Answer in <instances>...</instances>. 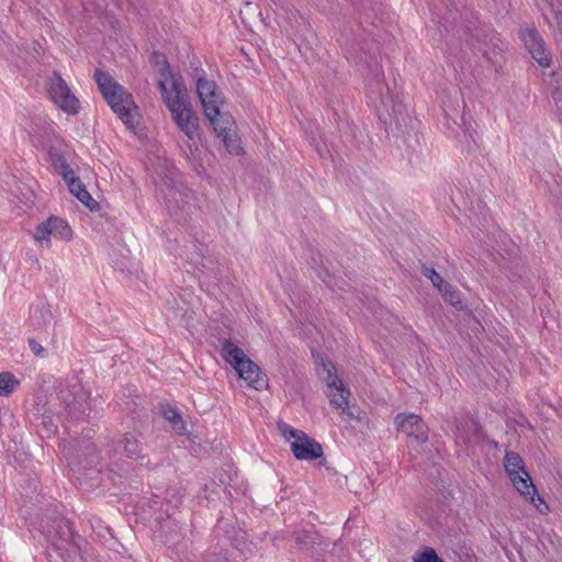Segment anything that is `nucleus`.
Returning <instances> with one entry per match:
<instances>
[{"label":"nucleus","mask_w":562,"mask_h":562,"mask_svg":"<svg viewBox=\"0 0 562 562\" xmlns=\"http://www.w3.org/2000/svg\"><path fill=\"white\" fill-rule=\"evenodd\" d=\"M29 342H30L31 347L33 346V344H35V341L33 339H30Z\"/></svg>","instance_id":"obj_28"},{"label":"nucleus","mask_w":562,"mask_h":562,"mask_svg":"<svg viewBox=\"0 0 562 562\" xmlns=\"http://www.w3.org/2000/svg\"><path fill=\"white\" fill-rule=\"evenodd\" d=\"M317 374L326 383V394L331 405L347 412L349 409V390L338 378L337 370L331 361L321 358L317 361Z\"/></svg>","instance_id":"obj_7"},{"label":"nucleus","mask_w":562,"mask_h":562,"mask_svg":"<svg viewBox=\"0 0 562 562\" xmlns=\"http://www.w3.org/2000/svg\"><path fill=\"white\" fill-rule=\"evenodd\" d=\"M49 156L53 168L58 175L61 176L69 192L89 210H97L99 207V203L87 191L86 187L76 176L75 171L66 162L65 158H63L57 151H55L54 146H52L49 150Z\"/></svg>","instance_id":"obj_8"},{"label":"nucleus","mask_w":562,"mask_h":562,"mask_svg":"<svg viewBox=\"0 0 562 562\" xmlns=\"http://www.w3.org/2000/svg\"><path fill=\"white\" fill-rule=\"evenodd\" d=\"M94 78L99 90L112 111L127 127H134L138 111L132 94L108 72L97 70Z\"/></svg>","instance_id":"obj_3"},{"label":"nucleus","mask_w":562,"mask_h":562,"mask_svg":"<svg viewBox=\"0 0 562 562\" xmlns=\"http://www.w3.org/2000/svg\"><path fill=\"white\" fill-rule=\"evenodd\" d=\"M279 429L285 439H293L290 446L297 460L312 461L323 456L322 446L305 432L286 424H280Z\"/></svg>","instance_id":"obj_10"},{"label":"nucleus","mask_w":562,"mask_h":562,"mask_svg":"<svg viewBox=\"0 0 562 562\" xmlns=\"http://www.w3.org/2000/svg\"><path fill=\"white\" fill-rule=\"evenodd\" d=\"M43 323L49 324L54 316L53 306L47 305L46 307H43L41 311Z\"/></svg>","instance_id":"obj_23"},{"label":"nucleus","mask_w":562,"mask_h":562,"mask_svg":"<svg viewBox=\"0 0 562 562\" xmlns=\"http://www.w3.org/2000/svg\"><path fill=\"white\" fill-rule=\"evenodd\" d=\"M443 288V291H440L443 296L452 304V305H458V304H461V301L459 299V294L453 291L451 289L450 285H448L447 283L442 286Z\"/></svg>","instance_id":"obj_22"},{"label":"nucleus","mask_w":562,"mask_h":562,"mask_svg":"<svg viewBox=\"0 0 562 562\" xmlns=\"http://www.w3.org/2000/svg\"><path fill=\"white\" fill-rule=\"evenodd\" d=\"M205 117L210 121L227 151L232 155L243 153L241 142L236 133V124L228 112L222 111L225 100L222 90L210 79L199 77L195 83Z\"/></svg>","instance_id":"obj_1"},{"label":"nucleus","mask_w":562,"mask_h":562,"mask_svg":"<svg viewBox=\"0 0 562 562\" xmlns=\"http://www.w3.org/2000/svg\"><path fill=\"white\" fill-rule=\"evenodd\" d=\"M504 467L516 491L533 504L541 514L546 513L548 506L538 494L520 456L515 452H506Z\"/></svg>","instance_id":"obj_6"},{"label":"nucleus","mask_w":562,"mask_h":562,"mask_svg":"<svg viewBox=\"0 0 562 562\" xmlns=\"http://www.w3.org/2000/svg\"><path fill=\"white\" fill-rule=\"evenodd\" d=\"M19 385V381L10 372H0V396H9Z\"/></svg>","instance_id":"obj_18"},{"label":"nucleus","mask_w":562,"mask_h":562,"mask_svg":"<svg viewBox=\"0 0 562 562\" xmlns=\"http://www.w3.org/2000/svg\"><path fill=\"white\" fill-rule=\"evenodd\" d=\"M221 355L249 387L261 391L268 386L261 369L236 344L225 340L222 344Z\"/></svg>","instance_id":"obj_5"},{"label":"nucleus","mask_w":562,"mask_h":562,"mask_svg":"<svg viewBox=\"0 0 562 562\" xmlns=\"http://www.w3.org/2000/svg\"><path fill=\"white\" fill-rule=\"evenodd\" d=\"M48 538H50V536H48ZM49 541H52V543H53L55 547L59 548L58 543H56L54 539H49Z\"/></svg>","instance_id":"obj_27"},{"label":"nucleus","mask_w":562,"mask_h":562,"mask_svg":"<svg viewBox=\"0 0 562 562\" xmlns=\"http://www.w3.org/2000/svg\"><path fill=\"white\" fill-rule=\"evenodd\" d=\"M52 135H53V137H54V138H53V143H54V144H59V138H58V135H57V133H56V131H55V127H53V128H52Z\"/></svg>","instance_id":"obj_25"},{"label":"nucleus","mask_w":562,"mask_h":562,"mask_svg":"<svg viewBox=\"0 0 562 562\" xmlns=\"http://www.w3.org/2000/svg\"><path fill=\"white\" fill-rule=\"evenodd\" d=\"M161 414L167 420L170 422L172 428L176 431H178L179 434H182L186 430L182 417L175 407L169 406V405L162 406Z\"/></svg>","instance_id":"obj_16"},{"label":"nucleus","mask_w":562,"mask_h":562,"mask_svg":"<svg viewBox=\"0 0 562 562\" xmlns=\"http://www.w3.org/2000/svg\"><path fill=\"white\" fill-rule=\"evenodd\" d=\"M70 393L74 395L72 401H67L65 396H63V398L66 402L68 413L75 414L78 408L82 407L86 394L81 392V387L78 385H74Z\"/></svg>","instance_id":"obj_19"},{"label":"nucleus","mask_w":562,"mask_h":562,"mask_svg":"<svg viewBox=\"0 0 562 562\" xmlns=\"http://www.w3.org/2000/svg\"><path fill=\"white\" fill-rule=\"evenodd\" d=\"M72 229L65 220L52 216L37 226V246L49 247L52 238L69 241L72 239Z\"/></svg>","instance_id":"obj_11"},{"label":"nucleus","mask_w":562,"mask_h":562,"mask_svg":"<svg viewBox=\"0 0 562 562\" xmlns=\"http://www.w3.org/2000/svg\"><path fill=\"white\" fill-rule=\"evenodd\" d=\"M412 559L414 562H445L431 547H422Z\"/></svg>","instance_id":"obj_20"},{"label":"nucleus","mask_w":562,"mask_h":562,"mask_svg":"<svg viewBox=\"0 0 562 562\" xmlns=\"http://www.w3.org/2000/svg\"><path fill=\"white\" fill-rule=\"evenodd\" d=\"M198 116L192 106L179 115L173 122L177 127L190 139L194 140L199 136Z\"/></svg>","instance_id":"obj_15"},{"label":"nucleus","mask_w":562,"mask_h":562,"mask_svg":"<svg viewBox=\"0 0 562 562\" xmlns=\"http://www.w3.org/2000/svg\"><path fill=\"white\" fill-rule=\"evenodd\" d=\"M43 350L44 349L41 346L37 345V349H36L37 356H40Z\"/></svg>","instance_id":"obj_26"},{"label":"nucleus","mask_w":562,"mask_h":562,"mask_svg":"<svg viewBox=\"0 0 562 562\" xmlns=\"http://www.w3.org/2000/svg\"><path fill=\"white\" fill-rule=\"evenodd\" d=\"M423 273L425 277H427L428 279H430L431 283L439 290V291H443V285L446 284L442 280V278L440 277V274L438 272H436L435 269L432 268H428V267H425L424 270H423Z\"/></svg>","instance_id":"obj_21"},{"label":"nucleus","mask_w":562,"mask_h":562,"mask_svg":"<svg viewBox=\"0 0 562 562\" xmlns=\"http://www.w3.org/2000/svg\"><path fill=\"white\" fill-rule=\"evenodd\" d=\"M159 194L168 209H178L188 203L190 192L182 184L164 183L159 188Z\"/></svg>","instance_id":"obj_14"},{"label":"nucleus","mask_w":562,"mask_h":562,"mask_svg":"<svg viewBox=\"0 0 562 562\" xmlns=\"http://www.w3.org/2000/svg\"><path fill=\"white\" fill-rule=\"evenodd\" d=\"M123 451L128 458H138L142 452V445L133 434H127L123 441Z\"/></svg>","instance_id":"obj_17"},{"label":"nucleus","mask_w":562,"mask_h":562,"mask_svg":"<svg viewBox=\"0 0 562 562\" xmlns=\"http://www.w3.org/2000/svg\"><path fill=\"white\" fill-rule=\"evenodd\" d=\"M45 89L49 100L61 112L68 115H77L80 112L79 99L56 71L47 79Z\"/></svg>","instance_id":"obj_9"},{"label":"nucleus","mask_w":562,"mask_h":562,"mask_svg":"<svg viewBox=\"0 0 562 562\" xmlns=\"http://www.w3.org/2000/svg\"><path fill=\"white\" fill-rule=\"evenodd\" d=\"M395 425L398 431L414 437L420 442H425L428 438L425 423L415 414H398L395 417Z\"/></svg>","instance_id":"obj_13"},{"label":"nucleus","mask_w":562,"mask_h":562,"mask_svg":"<svg viewBox=\"0 0 562 562\" xmlns=\"http://www.w3.org/2000/svg\"><path fill=\"white\" fill-rule=\"evenodd\" d=\"M519 34L525 47L538 65L542 68H548L551 65V54L546 48L544 42L538 31L533 27L526 26L520 30Z\"/></svg>","instance_id":"obj_12"},{"label":"nucleus","mask_w":562,"mask_h":562,"mask_svg":"<svg viewBox=\"0 0 562 562\" xmlns=\"http://www.w3.org/2000/svg\"><path fill=\"white\" fill-rule=\"evenodd\" d=\"M369 103L385 125L401 127L406 122L407 111L397 92H394L383 81L380 75L370 79L367 85Z\"/></svg>","instance_id":"obj_2"},{"label":"nucleus","mask_w":562,"mask_h":562,"mask_svg":"<svg viewBox=\"0 0 562 562\" xmlns=\"http://www.w3.org/2000/svg\"><path fill=\"white\" fill-rule=\"evenodd\" d=\"M157 64L160 63L158 70L157 86L161 94V99L170 112L172 121L192 105L188 95L186 86L171 71L169 64L165 57L157 56Z\"/></svg>","instance_id":"obj_4"},{"label":"nucleus","mask_w":562,"mask_h":562,"mask_svg":"<svg viewBox=\"0 0 562 562\" xmlns=\"http://www.w3.org/2000/svg\"><path fill=\"white\" fill-rule=\"evenodd\" d=\"M457 436H458V438H461V439H463L464 441H468V440H469V437H468V436H465V435L462 432V430L459 428V426L457 427Z\"/></svg>","instance_id":"obj_24"}]
</instances>
